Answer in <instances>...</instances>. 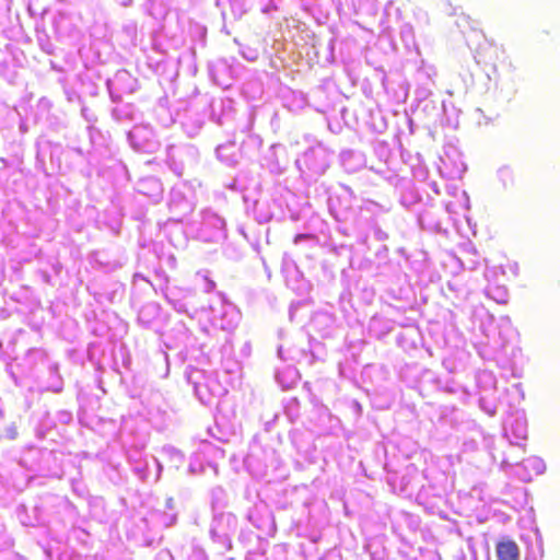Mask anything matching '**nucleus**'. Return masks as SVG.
Here are the masks:
<instances>
[{
    "mask_svg": "<svg viewBox=\"0 0 560 560\" xmlns=\"http://www.w3.org/2000/svg\"><path fill=\"white\" fill-rule=\"evenodd\" d=\"M497 558L499 560H518L520 548L512 539L499 540L495 545Z\"/></svg>",
    "mask_w": 560,
    "mask_h": 560,
    "instance_id": "f257e3e1",
    "label": "nucleus"
}]
</instances>
